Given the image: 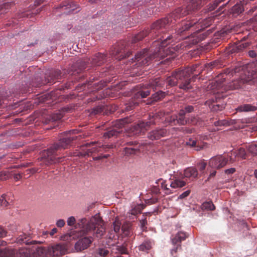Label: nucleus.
Segmentation results:
<instances>
[{
  "instance_id": "nucleus-11",
  "label": "nucleus",
  "mask_w": 257,
  "mask_h": 257,
  "mask_svg": "<svg viewBox=\"0 0 257 257\" xmlns=\"http://www.w3.org/2000/svg\"><path fill=\"white\" fill-rule=\"evenodd\" d=\"M125 120L123 119H119L115 122L113 126L108 128L106 132L103 134V137L105 139H109L113 136H117L122 132V127H123Z\"/></svg>"
},
{
  "instance_id": "nucleus-48",
  "label": "nucleus",
  "mask_w": 257,
  "mask_h": 257,
  "mask_svg": "<svg viewBox=\"0 0 257 257\" xmlns=\"http://www.w3.org/2000/svg\"><path fill=\"white\" fill-rule=\"evenodd\" d=\"M143 207L142 205H139L136 206L134 209L131 210V214L133 215H136L138 213H140Z\"/></svg>"
},
{
  "instance_id": "nucleus-20",
  "label": "nucleus",
  "mask_w": 257,
  "mask_h": 257,
  "mask_svg": "<svg viewBox=\"0 0 257 257\" xmlns=\"http://www.w3.org/2000/svg\"><path fill=\"white\" fill-rule=\"evenodd\" d=\"M32 253L34 257H50L49 247L37 246L35 249H32Z\"/></svg>"
},
{
  "instance_id": "nucleus-8",
  "label": "nucleus",
  "mask_w": 257,
  "mask_h": 257,
  "mask_svg": "<svg viewBox=\"0 0 257 257\" xmlns=\"http://www.w3.org/2000/svg\"><path fill=\"white\" fill-rule=\"evenodd\" d=\"M81 152L79 153L80 156L85 157L86 156H90L93 153L99 152L101 149L105 150L106 148H109L107 145H103L99 142H91L85 143L82 146Z\"/></svg>"
},
{
  "instance_id": "nucleus-60",
  "label": "nucleus",
  "mask_w": 257,
  "mask_h": 257,
  "mask_svg": "<svg viewBox=\"0 0 257 257\" xmlns=\"http://www.w3.org/2000/svg\"><path fill=\"white\" fill-rule=\"evenodd\" d=\"M57 232V229L56 228H54L52 229L50 232V234L51 236H53L54 234H55Z\"/></svg>"
},
{
  "instance_id": "nucleus-56",
  "label": "nucleus",
  "mask_w": 257,
  "mask_h": 257,
  "mask_svg": "<svg viewBox=\"0 0 257 257\" xmlns=\"http://www.w3.org/2000/svg\"><path fill=\"white\" fill-rule=\"evenodd\" d=\"M7 231L4 228L0 226V237H3L6 236Z\"/></svg>"
},
{
  "instance_id": "nucleus-53",
  "label": "nucleus",
  "mask_w": 257,
  "mask_h": 257,
  "mask_svg": "<svg viewBox=\"0 0 257 257\" xmlns=\"http://www.w3.org/2000/svg\"><path fill=\"white\" fill-rule=\"evenodd\" d=\"M63 117V114L61 113L58 112L54 114L53 119L55 120H60Z\"/></svg>"
},
{
  "instance_id": "nucleus-24",
  "label": "nucleus",
  "mask_w": 257,
  "mask_h": 257,
  "mask_svg": "<svg viewBox=\"0 0 257 257\" xmlns=\"http://www.w3.org/2000/svg\"><path fill=\"white\" fill-rule=\"evenodd\" d=\"M153 244V240L146 239L138 246V248L140 251L148 252L152 248Z\"/></svg>"
},
{
  "instance_id": "nucleus-57",
  "label": "nucleus",
  "mask_w": 257,
  "mask_h": 257,
  "mask_svg": "<svg viewBox=\"0 0 257 257\" xmlns=\"http://www.w3.org/2000/svg\"><path fill=\"white\" fill-rule=\"evenodd\" d=\"M235 170L234 168H231L225 170V173L226 174H232L235 172Z\"/></svg>"
},
{
  "instance_id": "nucleus-19",
  "label": "nucleus",
  "mask_w": 257,
  "mask_h": 257,
  "mask_svg": "<svg viewBox=\"0 0 257 257\" xmlns=\"http://www.w3.org/2000/svg\"><path fill=\"white\" fill-rule=\"evenodd\" d=\"M127 146H133V148L125 147L124 149L125 154L126 155H131L136 154L139 152L140 149V145L136 141H131L126 143Z\"/></svg>"
},
{
  "instance_id": "nucleus-5",
  "label": "nucleus",
  "mask_w": 257,
  "mask_h": 257,
  "mask_svg": "<svg viewBox=\"0 0 257 257\" xmlns=\"http://www.w3.org/2000/svg\"><path fill=\"white\" fill-rule=\"evenodd\" d=\"M211 20H206L203 25H202V21L200 20L197 21L196 20H191L183 21L181 23V27L178 28L177 33L179 35H182L183 33H186L187 31H195V33L191 34L190 38H193L192 43L196 44L200 41L204 40L206 36L204 34H200V31L205 27L209 26L211 23L209 22Z\"/></svg>"
},
{
  "instance_id": "nucleus-14",
  "label": "nucleus",
  "mask_w": 257,
  "mask_h": 257,
  "mask_svg": "<svg viewBox=\"0 0 257 257\" xmlns=\"http://www.w3.org/2000/svg\"><path fill=\"white\" fill-rule=\"evenodd\" d=\"M50 257H59L65 254L67 252V248L64 244H57L49 247Z\"/></svg>"
},
{
  "instance_id": "nucleus-40",
  "label": "nucleus",
  "mask_w": 257,
  "mask_h": 257,
  "mask_svg": "<svg viewBox=\"0 0 257 257\" xmlns=\"http://www.w3.org/2000/svg\"><path fill=\"white\" fill-rule=\"evenodd\" d=\"M121 222L117 219L116 218L115 221L113 223V227L114 231L117 233L118 232L120 229H121Z\"/></svg>"
},
{
  "instance_id": "nucleus-42",
  "label": "nucleus",
  "mask_w": 257,
  "mask_h": 257,
  "mask_svg": "<svg viewBox=\"0 0 257 257\" xmlns=\"http://www.w3.org/2000/svg\"><path fill=\"white\" fill-rule=\"evenodd\" d=\"M225 0H215L212 4H210L208 6V10L210 11H213L217 7V6L221 2Z\"/></svg>"
},
{
  "instance_id": "nucleus-18",
  "label": "nucleus",
  "mask_w": 257,
  "mask_h": 257,
  "mask_svg": "<svg viewBox=\"0 0 257 257\" xmlns=\"http://www.w3.org/2000/svg\"><path fill=\"white\" fill-rule=\"evenodd\" d=\"M31 236L30 234L27 235L25 233H22L20 234L16 239V242L19 244L25 243L26 245L33 244L35 245L38 243H40L41 242L36 240H31Z\"/></svg>"
},
{
  "instance_id": "nucleus-15",
  "label": "nucleus",
  "mask_w": 257,
  "mask_h": 257,
  "mask_svg": "<svg viewBox=\"0 0 257 257\" xmlns=\"http://www.w3.org/2000/svg\"><path fill=\"white\" fill-rule=\"evenodd\" d=\"M187 116L183 110H180L177 114L171 116L170 121L174 125H185L187 124Z\"/></svg>"
},
{
  "instance_id": "nucleus-45",
  "label": "nucleus",
  "mask_w": 257,
  "mask_h": 257,
  "mask_svg": "<svg viewBox=\"0 0 257 257\" xmlns=\"http://www.w3.org/2000/svg\"><path fill=\"white\" fill-rule=\"evenodd\" d=\"M115 249L120 254H127V250L126 248L123 245H116Z\"/></svg>"
},
{
  "instance_id": "nucleus-1",
  "label": "nucleus",
  "mask_w": 257,
  "mask_h": 257,
  "mask_svg": "<svg viewBox=\"0 0 257 257\" xmlns=\"http://www.w3.org/2000/svg\"><path fill=\"white\" fill-rule=\"evenodd\" d=\"M172 39L171 35H164L153 42L151 49H144L143 51L135 55L132 58L131 63L136 62L137 67L148 65L149 62L155 59H163L165 57L174 54L178 50V46L175 47H167Z\"/></svg>"
},
{
  "instance_id": "nucleus-50",
  "label": "nucleus",
  "mask_w": 257,
  "mask_h": 257,
  "mask_svg": "<svg viewBox=\"0 0 257 257\" xmlns=\"http://www.w3.org/2000/svg\"><path fill=\"white\" fill-rule=\"evenodd\" d=\"M206 163L201 161L197 164V167L200 172H203L206 167Z\"/></svg>"
},
{
  "instance_id": "nucleus-58",
  "label": "nucleus",
  "mask_w": 257,
  "mask_h": 257,
  "mask_svg": "<svg viewBox=\"0 0 257 257\" xmlns=\"http://www.w3.org/2000/svg\"><path fill=\"white\" fill-rule=\"evenodd\" d=\"M190 191H189V190H187L186 191H185L184 192H183L182 194H181L180 195V197L181 198H184L187 196H188L189 194H190Z\"/></svg>"
},
{
  "instance_id": "nucleus-23",
  "label": "nucleus",
  "mask_w": 257,
  "mask_h": 257,
  "mask_svg": "<svg viewBox=\"0 0 257 257\" xmlns=\"http://www.w3.org/2000/svg\"><path fill=\"white\" fill-rule=\"evenodd\" d=\"M217 99L216 98V101H214L212 99L208 100L205 102V105H208L212 111H217L222 110L224 107V104H218Z\"/></svg>"
},
{
  "instance_id": "nucleus-64",
  "label": "nucleus",
  "mask_w": 257,
  "mask_h": 257,
  "mask_svg": "<svg viewBox=\"0 0 257 257\" xmlns=\"http://www.w3.org/2000/svg\"><path fill=\"white\" fill-rule=\"evenodd\" d=\"M94 113L97 114L101 112V108H96L94 109Z\"/></svg>"
},
{
  "instance_id": "nucleus-44",
  "label": "nucleus",
  "mask_w": 257,
  "mask_h": 257,
  "mask_svg": "<svg viewBox=\"0 0 257 257\" xmlns=\"http://www.w3.org/2000/svg\"><path fill=\"white\" fill-rule=\"evenodd\" d=\"M180 110H183L184 114H186V113L193 112L194 111V107L192 105H187Z\"/></svg>"
},
{
  "instance_id": "nucleus-36",
  "label": "nucleus",
  "mask_w": 257,
  "mask_h": 257,
  "mask_svg": "<svg viewBox=\"0 0 257 257\" xmlns=\"http://www.w3.org/2000/svg\"><path fill=\"white\" fill-rule=\"evenodd\" d=\"M201 208L203 210H213L215 209V206L212 202H205L201 205Z\"/></svg>"
},
{
  "instance_id": "nucleus-51",
  "label": "nucleus",
  "mask_w": 257,
  "mask_h": 257,
  "mask_svg": "<svg viewBox=\"0 0 257 257\" xmlns=\"http://www.w3.org/2000/svg\"><path fill=\"white\" fill-rule=\"evenodd\" d=\"M121 230L125 235H130V226L128 225H122Z\"/></svg>"
},
{
  "instance_id": "nucleus-35",
  "label": "nucleus",
  "mask_w": 257,
  "mask_h": 257,
  "mask_svg": "<svg viewBox=\"0 0 257 257\" xmlns=\"http://www.w3.org/2000/svg\"><path fill=\"white\" fill-rule=\"evenodd\" d=\"M231 155H234L235 156H237L243 159H246V153L244 150V149L242 148H239L237 150V153H236L235 152L232 151Z\"/></svg>"
},
{
  "instance_id": "nucleus-12",
  "label": "nucleus",
  "mask_w": 257,
  "mask_h": 257,
  "mask_svg": "<svg viewBox=\"0 0 257 257\" xmlns=\"http://www.w3.org/2000/svg\"><path fill=\"white\" fill-rule=\"evenodd\" d=\"M188 235L184 231H179L174 235H172L171 239L172 243L176 246L171 250V254L174 255L178 249H181V242L188 237Z\"/></svg>"
},
{
  "instance_id": "nucleus-3",
  "label": "nucleus",
  "mask_w": 257,
  "mask_h": 257,
  "mask_svg": "<svg viewBox=\"0 0 257 257\" xmlns=\"http://www.w3.org/2000/svg\"><path fill=\"white\" fill-rule=\"evenodd\" d=\"M77 133L78 131L76 130L65 132V137L60 139L58 142L44 151L43 155L47 165L59 161L60 158L57 156L62 150L67 149L73 141L77 139L78 137L75 136Z\"/></svg>"
},
{
  "instance_id": "nucleus-16",
  "label": "nucleus",
  "mask_w": 257,
  "mask_h": 257,
  "mask_svg": "<svg viewBox=\"0 0 257 257\" xmlns=\"http://www.w3.org/2000/svg\"><path fill=\"white\" fill-rule=\"evenodd\" d=\"M169 132L164 128H157L148 134V138L152 141L157 140L168 135Z\"/></svg>"
},
{
  "instance_id": "nucleus-28",
  "label": "nucleus",
  "mask_w": 257,
  "mask_h": 257,
  "mask_svg": "<svg viewBox=\"0 0 257 257\" xmlns=\"http://www.w3.org/2000/svg\"><path fill=\"white\" fill-rule=\"evenodd\" d=\"M236 110L238 112L253 111L257 110V107L249 104H244L238 106Z\"/></svg>"
},
{
  "instance_id": "nucleus-4",
  "label": "nucleus",
  "mask_w": 257,
  "mask_h": 257,
  "mask_svg": "<svg viewBox=\"0 0 257 257\" xmlns=\"http://www.w3.org/2000/svg\"><path fill=\"white\" fill-rule=\"evenodd\" d=\"M104 222L100 217L99 214H96L88 220L83 218L78 221L76 228H79L83 234L90 233L97 237H101L105 232L103 227Z\"/></svg>"
},
{
  "instance_id": "nucleus-7",
  "label": "nucleus",
  "mask_w": 257,
  "mask_h": 257,
  "mask_svg": "<svg viewBox=\"0 0 257 257\" xmlns=\"http://www.w3.org/2000/svg\"><path fill=\"white\" fill-rule=\"evenodd\" d=\"M156 115H153L149 116V120L139 121L137 124L132 125L128 133L131 135L139 136L144 134L145 132L150 128L152 125L156 124L155 119Z\"/></svg>"
},
{
  "instance_id": "nucleus-25",
  "label": "nucleus",
  "mask_w": 257,
  "mask_h": 257,
  "mask_svg": "<svg viewBox=\"0 0 257 257\" xmlns=\"http://www.w3.org/2000/svg\"><path fill=\"white\" fill-rule=\"evenodd\" d=\"M248 46L247 43H239L233 45L229 48L228 52L231 54L238 53Z\"/></svg>"
},
{
  "instance_id": "nucleus-43",
  "label": "nucleus",
  "mask_w": 257,
  "mask_h": 257,
  "mask_svg": "<svg viewBox=\"0 0 257 257\" xmlns=\"http://www.w3.org/2000/svg\"><path fill=\"white\" fill-rule=\"evenodd\" d=\"M7 197V195L3 194L0 198V204L2 206L6 207L9 204V202Z\"/></svg>"
},
{
  "instance_id": "nucleus-61",
  "label": "nucleus",
  "mask_w": 257,
  "mask_h": 257,
  "mask_svg": "<svg viewBox=\"0 0 257 257\" xmlns=\"http://www.w3.org/2000/svg\"><path fill=\"white\" fill-rule=\"evenodd\" d=\"M44 2V0H36L35 2V6H38Z\"/></svg>"
},
{
  "instance_id": "nucleus-47",
  "label": "nucleus",
  "mask_w": 257,
  "mask_h": 257,
  "mask_svg": "<svg viewBox=\"0 0 257 257\" xmlns=\"http://www.w3.org/2000/svg\"><path fill=\"white\" fill-rule=\"evenodd\" d=\"M97 253L101 256L105 257L109 253V251L105 248H99L97 251Z\"/></svg>"
},
{
  "instance_id": "nucleus-46",
  "label": "nucleus",
  "mask_w": 257,
  "mask_h": 257,
  "mask_svg": "<svg viewBox=\"0 0 257 257\" xmlns=\"http://www.w3.org/2000/svg\"><path fill=\"white\" fill-rule=\"evenodd\" d=\"M161 188L165 190V193L166 194H170L173 193V192L168 187V185L165 181H163L161 183Z\"/></svg>"
},
{
  "instance_id": "nucleus-2",
  "label": "nucleus",
  "mask_w": 257,
  "mask_h": 257,
  "mask_svg": "<svg viewBox=\"0 0 257 257\" xmlns=\"http://www.w3.org/2000/svg\"><path fill=\"white\" fill-rule=\"evenodd\" d=\"M201 71L199 64H195L183 69L176 70L171 76L167 77L166 83L170 87L179 84L180 89L189 90L192 88L191 82L201 74Z\"/></svg>"
},
{
  "instance_id": "nucleus-33",
  "label": "nucleus",
  "mask_w": 257,
  "mask_h": 257,
  "mask_svg": "<svg viewBox=\"0 0 257 257\" xmlns=\"http://www.w3.org/2000/svg\"><path fill=\"white\" fill-rule=\"evenodd\" d=\"M0 257H15V250L9 249L0 250Z\"/></svg>"
},
{
  "instance_id": "nucleus-6",
  "label": "nucleus",
  "mask_w": 257,
  "mask_h": 257,
  "mask_svg": "<svg viewBox=\"0 0 257 257\" xmlns=\"http://www.w3.org/2000/svg\"><path fill=\"white\" fill-rule=\"evenodd\" d=\"M164 81L159 77L152 79L146 84H140L136 86L138 92L134 95V104H138L137 100L147 97L150 94V89L163 87Z\"/></svg>"
},
{
  "instance_id": "nucleus-37",
  "label": "nucleus",
  "mask_w": 257,
  "mask_h": 257,
  "mask_svg": "<svg viewBox=\"0 0 257 257\" xmlns=\"http://www.w3.org/2000/svg\"><path fill=\"white\" fill-rule=\"evenodd\" d=\"M51 74L52 77L51 78V80H49V82L50 83L53 82L55 79H59L61 78V73L59 70H54L52 72Z\"/></svg>"
},
{
  "instance_id": "nucleus-38",
  "label": "nucleus",
  "mask_w": 257,
  "mask_h": 257,
  "mask_svg": "<svg viewBox=\"0 0 257 257\" xmlns=\"http://www.w3.org/2000/svg\"><path fill=\"white\" fill-rule=\"evenodd\" d=\"M187 124L195 125L197 123L198 118L195 115H189L187 116Z\"/></svg>"
},
{
  "instance_id": "nucleus-9",
  "label": "nucleus",
  "mask_w": 257,
  "mask_h": 257,
  "mask_svg": "<svg viewBox=\"0 0 257 257\" xmlns=\"http://www.w3.org/2000/svg\"><path fill=\"white\" fill-rule=\"evenodd\" d=\"M128 51V49L126 46V42L125 41H121L117 43L110 51V55L114 57L115 59L120 60L124 58L128 57L131 52Z\"/></svg>"
},
{
  "instance_id": "nucleus-32",
  "label": "nucleus",
  "mask_w": 257,
  "mask_h": 257,
  "mask_svg": "<svg viewBox=\"0 0 257 257\" xmlns=\"http://www.w3.org/2000/svg\"><path fill=\"white\" fill-rule=\"evenodd\" d=\"M186 185V182L184 181L181 180L179 179H175L172 180L170 186L174 189L181 188Z\"/></svg>"
},
{
  "instance_id": "nucleus-54",
  "label": "nucleus",
  "mask_w": 257,
  "mask_h": 257,
  "mask_svg": "<svg viewBox=\"0 0 257 257\" xmlns=\"http://www.w3.org/2000/svg\"><path fill=\"white\" fill-rule=\"evenodd\" d=\"M140 224H141V227L143 230H145L146 228V225L147 224V220L146 218H145L144 219H142L140 221Z\"/></svg>"
},
{
  "instance_id": "nucleus-63",
  "label": "nucleus",
  "mask_w": 257,
  "mask_h": 257,
  "mask_svg": "<svg viewBox=\"0 0 257 257\" xmlns=\"http://www.w3.org/2000/svg\"><path fill=\"white\" fill-rule=\"evenodd\" d=\"M22 178V175L20 174H15L14 176L15 179L18 180Z\"/></svg>"
},
{
  "instance_id": "nucleus-41",
  "label": "nucleus",
  "mask_w": 257,
  "mask_h": 257,
  "mask_svg": "<svg viewBox=\"0 0 257 257\" xmlns=\"http://www.w3.org/2000/svg\"><path fill=\"white\" fill-rule=\"evenodd\" d=\"M248 152L253 155H257V145L256 144H251L247 148Z\"/></svg>"
},
{
  "instance_id": "nucleus-39",
  "label": "nucleus",
  "mask_w": 257,
  "mask_h": 257,
  "mask_svg": "<svg viewBox=\"0 0 257 257\" xmlns=\"http://www.w3.org/2000/svg\"><path fill=\"white\" fill-rule=\"evenodd\" d=\"M106 83L104 81H100L98 83H94L92 85L93 89L92 91H97L100 89H102L103 87L105 86Z\"/></svg>"
},
{
  "instance_id": "nucleus-10",
  "label": "nucleus",
  "mask_w": 257,
  "mask_h": 257,
  "mask_svg": "<svg viewBox=\"0 0 257 257\" xmlns=\"http://www.w3.org/2000/svg\"><path fill=\"white\" fill-rule=\"evenodd\" d=\"M225 78H221L215 81L213 89L216 88L220 90L219 92H223V90L228 89H238L243 84L242 80L233 81L227 88L225 86Z\"/></svg>"
},
{
  "instance_id": "nucleus-52",
  "label": "nucleus",
  "mask_w": 257,
  "mask_h": 257,
  "mask_svg": "<svg viewBox=\"0 0 257 257\" xmlns=\"http://www.w3.org/2000/svg\"><path fill=\"white\" fill-rule=\"evenodd\" d=\"M67 224L69 226H72L76 223V219L74 216L69 217L67 221Z\"/></svg>"
},
{
  "instance_id": "nucleus-17",
  "label": "nucleus",
  "mask_w": 257,
  "mask_h": 257,
  "mask_svg": "<svg viewBox=\"0 0 257 257\" xmlns=\"http://www.w3.org/2000/svg\"><path fill=\"white\" fill-rule=\"evenodd\" d=\"M92 241L91 237H84L78 240L75 244V248L77 251H82L87 248Z\"/></svg>"
},
{
  "instance_id": "nucleus-59",
  "label": "nucleus",
  "mask_w": 257,
  "mask_h": 257,
  "mask_svg": "<svg viewBox=\"0 0 257 257\" xmlns=\"http://www.w3.org/2000/svg\"><path fill=\"white\" fill-rule=\"evenodd\" d=\"M81 62L82 63V66H80V68H79V70L80 71L85 68V65H86L85 61H83V62L82 61Z\"/></svg>"
},
{
  "instance_id": "nucleus-55",
  "label": "nucleus",
  "mask_w": 257,
  "mask_h": 257,
  "mask_svg": "<svg viewBox=\"0 0 257 257\" xmlns=\"http://www.w3.org/2000/svg\"><path fill=\"white\" fill-rule=\"evenodd\" d=\"M65 224V221L63 219H59L57 221L56 225L59 227H62L64 226Z\"/></svg>"
},
{
  "instance_id": "nucleus-31",
  "label": "nucleus",
  "mask_w": 257,
  "mask_h": 257,
  "mask_svg": "<svg viewBox=\"0 0 257 257\" xmlns=\"http://www.w3.org/2000/svg\"><path fill=\"white\" fill-rule=\"evenodd\" d=\"M244 11L243 6L241 4H236L231 9L230 13L236 17L241 14Z\"/></svg>"
},
{
  "instance_id": "nucleus-62",
  "label": "nucleus",
  "mask_w": 257,
  "mask_h": 257,
  "mask_svg": "<svg viewBox=\"0 0 257 257\" xmlns=\"http://www.w3.org/2000/svg\"><path fill=\"white\" fill-rule=\"evenodd\" d=\"M10 243V242H8ZM8 244V242L6 241L0 240V246H6Z\"/></svg>"
},
{
  "instance_id": "nucleus-13",
  "label": "nucleus",
  "mask_w": 257,
  "mask_h": 257,
  "mask_svg": "<svg viewBox=\"0 0 257 257\" xmlns=\"http://www.w3.org/2000/svg\"><path fill=\"white\" fill-rule=\"evenodd\" d=\"M227 159L221 155L216 156L211 158L209 161V166L213 169H219L226 165Z\"/></svg>"
},
{
  "instance_id": "nucleus-26",
  "label": "nucleus",
  "mask_w": 257,
  "mask_h": 257,
  "mask_svg": "<svg viewBox=\"0 0 257 257\" xmlns=\"http://www.w3.org/2000/svg\"><path fill=\"white\" fill-rule=\"evenodd\" d=\"M198 64L200 65V70H202L201 73L202 72L203 70H206L207 71H210L215 68L221 67V65L219 64V61H214L209 63L206 64L204 65L203 68L200 64Z\"/></svg>"
},
{
  "instance_id": "nucleus-34",
  "label": "nucleus",
  "mask_w": 257,
  "mask_h": 257,
  "mask_svg": "<svg viewBox=\"0 0 257 257\" xmlns=\"http://www.w3.org/2000/svg\"><path fill=\"white\" fill-rule=\"evenodd\" d=\"M234 120L228 121L226 119L218 120L214 122L213 124L215 126H227L232 124Z\"/></svg>"
},
{
  "instance_id": "nucleus-29",
  "label": "nucleus",
  "mask_w": 257,
  "mask_h": 257,
  "mask_svg": "<svg viewBox=\"0 0 257 257\" xmlns=\"http://www.w3.org/2000/svg\"><path fill=\"white\" fill-rule=\"evenodd\" d=\"M165 96V92L162 91H159L155 93H154L151 98L150 100H149V102H147V104H150L154 102H156L158 101L161 100L162 98H163Z\"/></svg>"
},
{
  "instance_id": "nucleus-22",
  "label": "nucleus",
  "mask_w": 257,
  "mask_h": 257,
  "mask_svg": "<svg viewBox=\"0 0 257 257\" xmlns=\"http://www.w3.org/2000/svg\"><path fill=\"white\" fill-rule=\"evenodd\" d=\"M202 138L200 136H198L195 139L192 138L189 139L186 142V145L192 147H196V150L198 151L203 148V145H202L201 140Z\"/></svg>"
},
{
  "instance_id": "nucleus-49",
  "label": "nucleus",
  "mask_w": 257,
  "mask_h": 257,
  "mask_svg": "<svg viewBox=\"0 0 257 257\" xmlns=\"http://www.w3.org/2000/svg\"><path fill=\"white\" fill-rule=\"evenodd\" d=\"M10 177V174L8 171L0 172V181L7 180Z\"/></svg>"
},
{
  "instance_id": "nucleus-30",
  "label": "nucleus",
  "mask_w": 257,
  "mask_h": 257,
  "mask_svg": "<svg viewBox=\"0 0 257 257\" xmlns=\"http://www.w3.org/2000/svg\"><path fill=\"white\" fill-rule=\"evenodd\" d=\"M198 172L197 169L194 167H189L186 169L184 172V177L186 178H196L197 177Z\"/></svg>"
},
{
  "instance_id": "nucleus-21",
  "label": "nucleus",
  "mask_w": 257,
  "mask_h": 257,
  "mask_svg": "<svg viewBox=\"0 0 257 257\" xmlns=\"http://www.w3.org/2000/svg\"><path fill=\"white\" fill-rule=\"evenodd\" d=\"M106 57L105 55L98 53L89 61L93 65L100 66L106 62Z\"/></svg>"
},
{
  "instance_id": "nucleus-27",
  "label": "nucleus",
  "mask_w": 257,
  "mask_h": 257,
  "mask_svg": "<svg viewBox=\"0 0 257 257\" xmlns=\"http://www.w3.org/2000/svg\"><path fill=\"white\" fill-rule=\"evenodd\" d=\"M32 249L22 248L18 250H15V257H31Z\"/></svg>"
}]
</instances>
